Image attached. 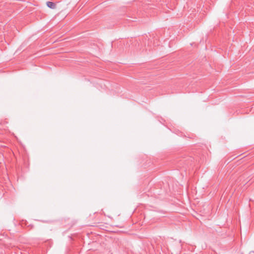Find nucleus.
Masks as SVG:
<instances>
[{
	"mask_svg": "<svg viewBox=\"0 0 254 254\" xmlns=\"http://www.w3.org/2000/svg\"><path fill=\"white\" fill-rule=\"evenodd\" d=\"M180 243H182V241L181 240H180Z\"/></svg>",
	"mask_w": 254,
	"mask_h": 254,
	"instance_id": "nucleus-4",
	"label": "nucleus"
},
{
	"mask_svg": "<svg viewBox=\"0 0 254 254\" xmlns=\"http://www.w3.org/2000/svg\"><path fill=\"white\" fill-rule=\"evenodd\" d=\"M47 5L49 7L52 8V9H54L56 7V4L52 1H48L47 2Z\"/></svg>",
	"mask_w": 254,
	"mask_h": 254,
	"instance_id": "nucleus-1",
	"label": "nucleus"
},
{
	"mask_svg": "<svg viewBox=\"0 0 254 254\" xmlns=\"http://www.w3.org/2000/svg\"><path fill=\"white\" fill-rule=\"evenodd\" d=\"M21 225L22 227L26 226L27 225V222L26 221L22 220L21 222Z\"/></svg>",
	"mask_w": 254,
	"mask_h": 254,
	"instance_id": "nucleus-2",
	"label": "nucleus"
},
{
	"mask_svg": "<svg viewBox=\"0 0 254 254\" xmlns=\"http://www.w3.org/2000/svg\"><path fill=\"white\" fill-rule=\"evenodd\" d=\"M249 254H254V251L250 252Z\"/></svg>",
	"mask_w": 254,
	"mask_h": 254,
	"instance_id": "nucleus-3",
	"label": "nucleus"
}]
</instances>
